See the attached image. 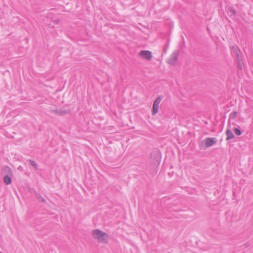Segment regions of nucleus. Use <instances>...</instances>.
<instances>
[{"label":"nucleus","instance_id":"20e7f679","mask_svg":"<svg viewBox=\"0 0 253 253\" xmlns=\"http://www.w3.org/2000/svg\"><path fill=\"white\" fill-rule=\"evenodd\" d=\"M162 101V97H158L156 100L154 101L152 109V115H155L158 112V109L159 107V105Z\"/></svg>","mask_w":253,"mask_h":253},{"label":"nucleus","instance_id":"6e6552de","mask_svg":"<svg viewBox=\"0 0 253 253\" xmlns=\"http://www.w3.org/2000/svg\"><path fill=\"white\" fill-rule=\"evenodd\" d=\"M234 131L237 135H240L241 134V130L237 128L234 129Z\"/></svg>","mask_w":253,"mask_h":253},{"label":"nucleus","instance_id":"39448f33","mask_svg":"<svg viewBox=\"0 0 253 253\" xmlns=\"http://www.w3.org/2000/svg\"><path fill=\"white\" fill-rule=\"evenodd\" d=\"M178 55L177 54H173L170 58L169 59V62L170 64H174L177 59Z\"/></svg>","mask_w":253,"mask_h":253},{"label":"nucleus","instance_id":"f03ea898","mask_svg":"<svg viewBox=\"0 0 253 253\" xmlns=\"http://www.w3.org/2000/svg\"><path fill=\"white\" fill-rule=\"evenodd\" d=\"M138 57L144 60L151 61L153 57L152 52L148 50H142L138 53Z\"/></svg>","mask_w":253,"mask_h":253},{"label":"nucleus","instance_id":"423d86ee","mask_svg":"<svg viewBox=\"0 0 253 253\" xmlns=\"http://www.w3.org/2000/svg\"><path fill=\"white\" fill-rule=\"evenodd\" d=\"M226 134H227V140H229V139H232V138H233L234 136L233 135V134L232 133V131L229 130V129H227L226 130Z\"/></svg>","mask_w":253,"mask_h":253},{"label":"nucleus","instance_id":"7ed1b4c3","mask_svg":"<svg viewBox=\"0 0 253 253\" xmlns=\"http://www.w3.org/2000/svg\"><path fill=\"white\" fill-rule=\"evenodd\" d=\"M217 140L215 138H207L202 142V147L204 148L211 147L215 144Z\"/></svg>","mask_w":253,"mask_h":253},{"label":"nucleus","instance_id":"f257e3e1","mask_svg":"<svg viewBox=\"0 0 253 253\" xmlns=\"http://www.w3.org/2000/svg\"><path fill=\"white\" fill-rule=\"evenodd\" d=\"M92 235L94 238L97 239L100 242L105 241L108 238V236L105 233L98 229L93 230Z\"/></svg>","mask_w":253,"mask_h":253},{"label":"nucleus","instance_id":"0eeeda50","mask_svg":"<svg viewBox=\"0 0 253 253\" xmlns=\"http://www.w3.org/2000/svg\"><path fill=\"white\" fill-rule=\"evenodd\" d=\"M4 182L7 185L10 184L11 183V179L10 177L7 175L5 176L4 177Z\"/></svg>","mask_w":253,"mask_h":253}]
</instances>
